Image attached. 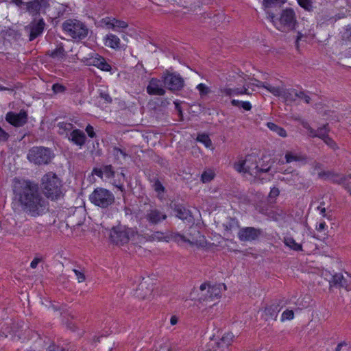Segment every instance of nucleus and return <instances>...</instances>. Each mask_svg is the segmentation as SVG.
<instances>
[{
    "label": "nucleus",
    "instance_id": "1",
    "mask_svg": "<svg viewBox=\"0 0 351 351\" xmlns=\"http://www.w3.org/2000/svg\"><path fill=\"white\" fill-rule=\"evenodd\" d=\"M14 199L28 215L36 217L48 209L47 202L39 193L38 185L29 180L15 178L12 182Z\"/></svg>",
    "mask_w": 351,
    "mask_h": 351
},
{
    "label": "nucleus",
    "instance_id": "2",
    "mask_svg": "<svg viewBox=\"0 0 351 351\" xmlns=\"http://www.w3.org/2000/svg\"><path fill=\"white\" fill-rule=\"evenodd\" d=\"M245 86L243 88H226L223 92L225 95L229 96H237L243 94H250L249 89L252 90H258L260 89L265 90L271 93L274 96H281L283 93L282 88L280 86H274L269 84H264L257 80L251 79L246 82Z\"/></svg>",
    "mask_w": 351,
    "mask_h": 351
},
{
    "label": "nucleus",
    "instance_id": "3",
    "mask_svg": "<svg viewBox=\"0 0 351 351\" xmlns=\"http://www.w3.org/2000/svg\"><path fill=\"white\" fill-rule=\"evenodd\" d=\"M110 235L112 241L118 245H123L128 242L136 245L141 243L143 240V238L132 229L127 228L123 226L113 228Z\"/></svg>",
    "mask_w": 351,
    "mask_h": 351
},
{
    "label": "nucleus",
    "instance_id": "4",
    "mask_svg": "<svg viewBox=\"0 0 351 351\" xmlns=\"http://www.w3.org/2000/svg\"><path fill=\"white\" fill-rule=\"evenodd\" d=\"M234 169L243 173H249L254 177H259L261 173L266 172L270 167H260L258 158L254 155L247 156L245 158H239L234 165Z\"/></svg>",
    "mask_w": 351,
    "mask_h": 351
},
{
    "label": "nucleus",
    "instance_id": "5",
    "mask_svg": "<svg viewBox=\"0 0 351 351\" xmlns=\"http://www.w3.org/2000/svg\"><path fill=\"white\" fill-rule=\"evenodd\" d=\"M41 189L45 196L52 200L60 198L62 195L61 182L53 173H48L43 177Z\"/></svg>",
    "mask_w": 351,
    "mask_h": 351
},
{
    "label": "nucleus",
    "instance_id": "6",
    "mask_svg": "<svg viewBox=\"0 0 351 351\" xmlns=\"http://www.w3.org/2000/svg\"><path fill=\"white\" fill-rule=\"evenodd\" d=\"M224 236L228 237L234 233H238L241 241H250L256 239L259 234L257 230L253 228H245L239 230L237 221L234 219H230L228 224H224Z\"/></svg>",
    "mask_w": 351,
    "mask_h": 351
},
{
    "label": "nucleus",
    "instance_id": "7",
    "mask_svg": "<svg viewBox=\"0 0 351 351\" xmlns=\"http://www.w3.org/2000/svg\"><path fill=\"white\" fill-rule=\"evenodd\" d=\"M269 17L274 26L280 31L293 29L296 25L295 15L291 9L284 10L278 18L273 14H269Z\"/></svg>",
    "mask_w": 351,
    "mask_h": 351
},
{
    "label": "nucleus",
    "instance_id": "8",
    "mask_svg": "<svg viewBox=\"0 0 351 351\" xmlns=\"http://www.w3.org/2000/svg\"><path fill=\"white\" fill-rule=\"evenodd\" d=\"M187 241L191 245L205 251H211L214 250L215 247L221 245V241H217L216 239L213 243L207 241L205 237L193 228L189 230V237Z\"/></svg>",
    "mask_w": 351,
    "mask_h": 351
},
{
    "label": "nucleus",
    "instance_id": "9",
    "mask_svg": "<svg viewBox=\"0 0 351 351\" xmlns=\"http://www.w3.org/2000/svg\"><path fill=\"white\" fill-rule=\"evenodd\" d=\"M89 200L95 206L106 208L114 200L113 194L104 188H97L89 195Z\"/></svg>",
    "mask_w": 351,
    "mask_h": 351
},
{
    "label": "nucleus",
    "instance_id": "10",
    "mask_svg": "<svg viewBox=\"0 0 351 351\" xmlns=\"http://www.w3.org/2000/svg\"><path fill=\"white\" fill-rule=\"evenodd\" d=\"M53 158L51 151L47 148L42 147H33L29 151L27 158L35 164H47Z\"/></svg>",
    "mask_w": 351,
    "mask_h": 351
},
{
    "label": "nucleus",
    "instance_id": "11",
    "mask_svg": "<svg viewBox=\"0 0 351 351\" xmlns=\"http://www.w3.org/2000/svg\"><path fill=\"white\" fill-rule=\"evenodd\" d=\"M64 30L74 38H83L86 36L88 29L80 21L68 20L63 24Z\"/></svg>",
    "mask_w": 351,
    "mask_h": 351
},
{
    "label": "nucleus",
    "instance_id": "12",
    "mask_svg": "<svg viewBox=\"0 0 351 351\" xmlns=\"http://www.w3.org/2000/svg\"><path fill=\"white\" fill-rule=\"evenodd\" d=\"M83 61L86 65L95 66L104 71H110L111 70V66L102 56L97 53H90L87 57L84 58Z\"/></svg>",
    "mask_w": 351,
    "mask_h": 351
},
{
    "label": "nucleus",
    "instance_id": "13",
    "mask_svg": "<svg viewBox=\"0 0 351 351\" xmlns=\"http://www.w3.org/2000/svg\"><path fill=\"white\" fill-rule=\"evenodd\" d=\"M163 80L166 86L172 90H179L184 86L183 79L179 74L167 73L163 77Z\"/></svg>",
    "mask_w": 351,
    "mask_h": 351
},
{
    "label": "nucleus",
    "instance_id": "14",
    "mask_svg": "<svg viewBox=\"0 0 351 351\" xmlns=\"http://www.w3.org/2000/svg\"><path fill=\"white\" fill-rule=\"evenodd\" d=\"M71 44L75 43L72 41L66 40L65 43H61L57 47L51 51L50 56L55 61H61L65 59V50L71 47ZM73 47V46H71Z\"/></svg>",
    "mask_w": 351,
    "mask_h": 351
},
{
    "label": "nucleus",
    "instance_id": "15",
    "mask_svg": "<svg viewBox=\"0 0 351 351\" xmlns=\"http://www.w3.org/2000/svg\"><path fill=\"white\" fill-rule=\"evenodd\" d=\"M6 120L14 126H21L26 122L27 114L23 111H21L19 113L8 112L6 115Z\"/></svg>",
    "mask_w": 351,
    "mask_h": 351
},
{
    "label": "nucleus",
    "instance_id": "16",
    "mask_svg": "<svg viewBox=\"0 0 351 351\" xmlns=\"http://www.w3.org/2000/svg\"><path fill=\"white\" fill-rule=\"evenodd\" d=\"M147 93L149 95H162L165 90L160 80L152 79L147 88Z\"/></svg>",
    "mask_w": 351,
    "mask_h": 351
},
{
    "label": "nucleus",
    "instance_id": "17",
    "mask_svg": "<svg viewBox=\"0 0 351 351\" xmlns=\"http://www.w3.org/2000/svg\"><path fill=\"white\" fill-rule=\"evenodd\" d=\"M103 42L105 46L113 49H119L121 48V40L120 38L111 33L106 34L103 38Z\"/></svg>",
    "mask_w": 351,
    "mask_h": 351
},
{
    "label": "nucleus",
    "instance_id": "18",
    "mask_svg": "<svg viewBox=\"0 0 351 351\" xmlns=\"http://www.w3.org/2000/svg\"><path fill=\"white\" fill-rule=\"evenodd\" d=\"M44 27L45 23L43 19L35 20L32 22L29 27L30 32V40H32L40 35L43 32Z\"/></svg>",
    "mask_w": 351,
    "mask_h": 351
},
{
    "label": "nucleus",
    "instance_id": "19",
    "mask_svg": "<svg viewBox=\"0 0 351 351\" xmlns=\"http://www.w3.org/2000/svg\"><path fill=\"white\" fill-rule=\"evenodd\" d=\"M69 139L74 144L81 147L85 143L86 136L82 131L73 130L71 132Z\"/></svg>",
    "mask_w": 351,
    "mask_h": 351
},
{
    "label": "nucleus",
    "instance_id": "20",
    "mask_svg": "<svg viewBox=\"0 0 351 351\" xmlns=\"http://www.w3.org/2000/svg\"><path fill=\"white\" fill-rule=\"evenodd\" d=\"M93 173L103 179H110L114 176V172L112 171L110 166H105L101 169H95Z\"/></svg>",
    "mask_w": 351,
    "mask_h": 351
},
{
    "label": "nucleus",
    "instance_id": "21",
    "mask_svg": "<svg viewBox=\"0 0 351 351\" xmlns=\"http://www.w3.org/2000/svg\"><path fill=\"white\" fill-rule=\"evenodd\" d=\"M176 215L179 219L183 221H187L188 222H191L193 219V216L191 215L189 210L186 209L182 206H178L175 210Z\"/></svg>",
    "mask_w": 351,
    "mask_h": 351
},
{
    "label": "nucleus",
    "instance_id": "22",
    "mask_svg": "<svg viewBox=\"0 0 351 351\" xmlns=\"http://www.w3.org/2000/svg\"><path fill=\"white\" fill-rule=\"evenodd\" d=\"M285 245L290 250L295 251L302 250V245L300 243L296 242L293 238L290 236H286L284 238Z\"/></svg>",
    "mask_w": 351,
    "mask_h": 351
},
{
    "label": "nucleus",
    "instance_id": "23",
    "mask_svg": "<svg viewBox=\"0 0 351 351\" xmlns=\"http://www.w3.org/2000/svg\"><path fill=\"white\" fill-rule=\"evenodd\" d=\"M166 218V216L157 210H152L148 215V219L152 223H158Z\"/></svg>",
    "mask_w": 351,
    "mask_h": 351
},
{
    "label": "nucleus",
    "instance_id": "24",
    "mask_svg": "<svg viewBox=\"0 0 351 351\" xmlns=\"http://www.w3.org/2000/svg\"><path fill=\"white\" fill-rule=\"evenodd\" d=\"M280 189L276 186L271 188L267 196V202L269 204H276L277 198L280 195Z\"/></svg>",
    "mask_w": 351,
    "mask_h": 351
},
{
    "label": "nucleus",
    "instance_id": "25",
    "mask_svg": "<svg viewBox=\"0 0 351 351\" xmlns=\"http://www.w3.org/2000/svg\"><path fill=\"white\" fill-rule=\"evenodd\" d=\"M303 158L300 153L297 152H289L285 154V159L287 163L300 161Z\"/></svg>",
    "mask_w": 351,
    "mask_h": 351
},
{
    "label": "nucleus",
    "instance_id": "26",
    "mask_svg": "<svg viewBox=\"0 0 351 351\" xmlns=\"http://www.w3.org/2000/svg\"><path fill=\"white\" fill-rule=\"evenodd\" d=\"M267 125L269 128L270 130L276 133L280 136L285 137L287 136L286 131L283 128L276 125L275 123L269 122V123H267Z\"/></svg>",
    "mask_w": 351,
    "mask_h": 351
},
{
    "label": "nucleus",
    "instance_id": "27",
    "mask_svg": "<svg viewBox=\"0 0 351 351\" xmlns=\"http://www.w3.org/2000/svg\"><path fill=\"white\" fill-rule=\"evenodd\" d=\"M215 173L214 170L206 169L202 173V176H201V180L204 183L209 182L215 178Z\"/></svg>",
    "mask_w": 351,
    "mask_h": 351
},
{
    "label": "nucleus",
    "instance_id": "28",
    "mask_svg": "<svg viewBox=\"0 0 351 351\" xmlns=\"http://www.w3.org/2000/svg\"><path fill=\"white\" fill-rule=\"evenodd\" d=\"M197 140L198 142L202 143L206 148L213 149L212 142L208 135L204 134H199L197 137Z\"/></svg>",
    "mask_w": 351,
    "mask_h": 351
},
{
    "label": "nucleus",
    "instance_id": "29",
    "mask_svg": "<svg viewBox=\"0 0 351 351\" xmlns=\"http://www.w3.org/2000/svg\"><path fill=\"white\" fill-rule=\"evenodd\" d=\"M200 289L202 291H204L208 289V291L210 293V297L213 295V293L215 294V296H218L219 294V289L215 286H210L209 284L204 283L200 286Z\"/></svg>",
    "mask_w": 351,
    "mask_h": 351
},
{
    "label": "nucleus",
    "instance_id": "30",
    "mask_svg": "<svg viewBox=\"0 0 351 351\" xmlns=\"http://www.w3.org/2000/svg\"><path fill=\"white\" fill-rule=\"evenodd\" d=\"M58 132L61 134H68V132L73 129V125L70 123L62 122L58 123Z\"/></svg>",
    "mask_w": 351,
    "mask_h": 351
},
{
    "label": "nucleus",
    "instance_id": "31",
    "mask_svg": "<svg viewBox=\"0 0 351 351\" xmlns=\"http://www.w3.org/2000/svg\"><path fill=\"white\" fill-rule=\"evenodd\" d=\"M112 29L114 31L119 32L121 29H125L128 27V23L123 21L117 20L114 18Z\"/></svg>",
    "mask_w": 351,
    "mask_h": 351
},
{
    "label": "nucleus",
    "instance_id": "32",
    "mask_svg": "<svg viewBox=\"0 0 351 351\" xmlns=\"http://www.w3.org/2000/svg\"><path fill=\"white\" fill-rule=\"evenodd\" d=\"M114 17H105L98 22V25L100 27H106L112 29Z\"/></svg>",
    "mask_w": 351,
    "mask_h": 351
},
{
    "label": "nucleus",
    "instance_id": "33",
    "mask_svg": "<svg viewBox=\"0 0 351 351\" xmlns=\"http://www.w3.org/2000/svg\"><path fill=\"white\" fill-rule=\"evenodd\" d=\"M343 280V277L342 274H332V276L330 278L331 283H329V285L330 287L341 285Z\"/></svg>",
    "mask_w": 351,
    "mask_h": 351
},
{
    "label": "nucleus",
    "instance_id": "34",
    "mask_svg": "<svg viewBox=\"0 0 351 351\" xmlns=\"http://www.w3.org/2000/svg\"><path fill=\"white\" fill-rule=\"evenodd\" d=\"M293 317H294L293 311L292 310L287 309L282 313L280 319L282 322H285V321H288V320H291L293 319Z\"/></svg>",
    "mask_w": 351,
    "mask_h": 351
},
{
    "label": "nucleus",
    "instance_id": "35",
    "mask_svg": "<svg viewBox=\"0 0 351 351\" xmlns=\"http://www.w3.org/2000/svg\"><path fill=\"white\" fill-rule=\"evenodd\" d=\"M234 335L232 332H226L221 339V344L228 345L233 339Z\"/></svg>",
    "mask_w": 351,
    "mask_h": 351
},
{
    "label": "nucleus",
    "instance_id": "36",
    "mask_svg": "<svg viewBox=\"0 0 351 351\" xmlns=\"http://www.w3.org/2000/svg\"><path fill=\"white\" fill-rule=\"evenodd\" d=\"M286 0H263V5L265 8H269L274 5L283 4Z\"/></svg>",
    "mask_w": 351,
    "mask_h": 351
},
{
    "label": "nucleus",
    "instance_id": "37",
    "mask_svg": "<svg viewBox=\"0 0 351 351\" xmlns=\"http://www.w3.org/2000/svg\"><path fill=\"white\" fill-rule=\"evenodd\" d=\"M197 89L198 90L201 96L206 95L209 93V88L204 84H199L197 86Z\"/></svg>",
    "mask_w": 351,
    "mask_h": 351
},
{
    "label": "nucleus",
    "instance_id": "38",
    "mask_svg": "<svg viewBox=\"0 0 351 351\" xmlns=\"http://www.w3.org/2000/svg\"><path fill=\"white\" fill-rule=\"evenodd\" d=\"M291 94H294L296 97H298L300 100L304 101L306 103H309L310 101V97L304 94V93L300 92L299 93H297L295 91H291Z\"/></svg>",
    "mask_w": 351,
    "mask_h": 351
},
{
    "label": "nucleus",
    "instance_id": "39",
    "mask_svg": "<svg viewBox=\"0 0 351 351\" xmlns=\"http://www.w3.org/2000/svg\"><path fill=\"white\" fill-rule=\"evenodd\" d=\"M320 138H323L324 143L332 149L337 147L336 143L328 136H324V134L320 136Z\"/></svg>",
    "mask_w": 351,
    "mask_h": 351
},
{
    "label": "nucleus",
    "instance_id": "40",
    "mask_svg": "<svg viewBox=\"0 0 351 351\" xmlns=\"http://www.w3.org/2000/svg\"><path fill=\"white\" fill-rule=\"evenodd\" d=\"M298 4L304 8L305 10H309L311 8V0H297Z\"/></svg>",
    "mask_w": 351,
    "mask_h": 351
},
{
    "label": "nucleus",
    "instance_id": "41",
    "mask_svg": "<svg viewBox=\"0 0 351 351\" xmlns=\"http://www.w3.org/2000/svg\"><path fill=\"white\" fill-rule=\"evenodd\" d=\"M343 184L351 195V177L345 178L343 180Z\"/></svg>",
    "mask_w": 351,
    "mask_h": 351
},
{
    "label": "nucleus",
    "instance_id": "42",
    "mask_svg": "<svg viewBox=\"0 0 351 351\" xmlns=\"http://www.w3.org/2000/svg\"><path fill=\"white\" fill-rule=\"evenodd\" d=\"M73 271H74L76 278L79 282H82L83 281H84L85 276L83 273H82L76 269H74Z\"/></svg>",
    "mask_w": 351,
    "mask_h": 351
},
{
    "label": "nucleus",
    "instance_id": "43",
    "mask_svg": "<svg viewBox=\"0 0 351 351\" xmlns=\"http://www.w3.org/2000/svg\"><path fill=\"white\" fill-rule=\"evenodd\" d=\"M154 190L158 193V195H160V194L163 192L164 191V188L163 186H162V184L158 182H156L154 185Z\"/></svg>",
    "mask_w": 351,
    "mask_h": 351
},
{
    "label": "nucleus",
    "instance_id": "44",
    "mask_svg": "<svg viewBox=\"0 0 351 351\" xmlns=\"http://www.w3.org/2000/svg\"><path fill=\"white\" fill-rule=\"evenodd\" d=\"M322 276L324 277V278L327 280L329 283H331V276L332 273L330 271L324 270L322 272Z\"/></svg>",
    "mask_w": 351,
    "mask_h": 351
},
{
    "label": "nucleus",
    "instance_id": "45",
    "mask_svg": "<svg viewBox=\"0 0 351 351\" xmlns=\"http://www.w3.org/2000/svg\"><path fill=\"white\" fill-rule=\"evenodd\" d=\"M52 88L53 92L56 93H61L64 90L63 86L58 84H53Z\"/></svg>",
    "mask_w": 351,
    "mask_h": 351
},
{
    "label": "nucleus",
    "instance_id": "46",
    "mask_svg": "<svg viewBox=\"0 0 351 351\" xmlns=\"http://www.w3.org/2000/svg\"><path fill=\"white\" fill-rule=\"evenodd\" d=\"M303 40L308 41L307 37L304 36V35L302 33H299L296 39L297 45H299L300 43Z\"/></svg>",
    "mask_w": 351,
    "mask_h": 351
},
{
    "label": "nucleus",
    "instance_id": "47",
    "mask_svg": "<svg viewBox=\"0 0 351 351\" xmlns=\"http://www.w3.org/2000/svg\"><path fill=\"white\" fill-rule=\"evenodd\" d=\"M86 131L90 137L93 138L95 136L94 129L91 125H87V127L86 128Z\"/></svg>",
    "mask_w": 351,
    "mask_h": 351
},
{
    "label": "nucleus",
    "instance_id": "48",
    "mask_svg": "<svg viewBox=\"0 0 351 351\" xmlns=\"http://www.w3.org/2000/svg\"><path fill=\"white\" fill-rule=\"evenodd\" d=\"M240 106L245 110H250L252 108V105L249 101H241Z\"/></svg>",
    "mask_w": 351,
    "mask_h": 351
},
{
    "label": "nucleus",
    "instance_id": "49",
    "mask_svg": "<svg viewBox=\"0 0 351 351\" xmlns=\"http://www.w3.org/2000/svg\"><path fill=\"white\" fill-rule=\"evenodd\" d=\"M40 258H35L34 260L31 262L30 266L32 268H36L38 265V264L40 263Z\"/></svg>",
    "mask_w": 351,
    "mask_h": 351
},
{
    "label": "nucleus",
    "instance_id": "50",
    "mask_svg": "<svg viewBox=\"0 0 351 351\" xmlns=\"http://www.w3.org/2000/svg\"><path fill=\"white\" fill-rule=\"evenodd\" d=\"M8 134L0 128V141H4L7 138Z\"/></svg>",
    "mask_w": 351,
    "mask_h": 351
},
{
    "label": "nucleus",
    "instance_id": "51",
    "mask_svg": "<svg viewBox=\"0 0 351 351\" xmlns=\"http://www.w3.org/2000/svg\"><path fill=\"white\" fill-rule=\"evenodd\" d=\"M178 322V319L176 316L173 315V316H171V318H170V323L171 325H176Z\"/></svg>",
    "mask_w": 351,
    "mask_h": 351
},
{
    "label": "nucleus",
    "instance_id": "52",
    "mask_svg": "<svg viewBox=\"0 0 351 351\" xmlns=\"http://www.w3.org/2000/svg\"><path fill=\"white\" fill-rule=\"evenodd\" d=\"M326 224L325 222H321L319 223L318 226H317V229L319 230H324L326 228Z\"/></svg>",
    "mask_w": 351,
    "mask_h": 351
},
{
    "label": "nucleus",
    "instance_id": "53",
    "mask_svg": "<svg viewBox=\"0 0 351 351\" xmlns=\"http://www.w3.org/2000/svg\"><path fill=\"white\" fill-rule=\"evenodd\" d=\"M155 238L159 241H161L164 239V235L162 233L157 232L155 235Z\"/></svg>",
    "mask_w": 351,
    "mask_h": 351
},
{
    "label": "nucleus",
    "instance_id": "54",
    "mask_svg": "<svg viewBox=\"0 0 351 351\" xmlns=\"http://www.w3.org/2000/svg\"><path fill=\"white\" fill-rule=\"evenodd\" d=\"M283 215H284V213H283L282 210H280V213L278 214V216H271V218H272L274 220L277 221V220H278V219L280 218V217L282 216Z\"/></svg>",
    "mask_w": 351,
    "mask_h": 351
},
{
    "label": "nucleus",
    "instance_id": "55",
    "mask_svg": "<svg viewBox=\"0 0 351 351\" xmlns=\"http://www.w3.org/2000/svg\"><path fill=\"white\" fill-rule=\"evenodd\" d=\"M317 209H318V210H319V213L321 215H322L323 216H324V213L326 211L325 208L318 207Z\"/></svg>",
    "mask_w": 351,
    "mask_h": 351
},
{
    "label": "nucleus",
    "instance_id": "56",
    "mask_svg": "<svg viewBox=\"0 0 351 351\" xmlns=\"http://www.w3.org/2000/svg\"><path fill=\"white\" fill-rule=\"evenodd\" d=\"M241 101H239L238 100H235V99H233L232 101V104L234 105V106H238L239 104L241 105Z\"/></svg>",
    "mask_w": 351,
    "mask_h": 351
},
{
    "label": "nucleus",
    "instance_id": "57",
    "mask_svg": "<svg viewBox=\"0 0 351 351\" xmlns=\"http://www.w3.org/2000/svg\"><path fill=\"white\" fill-rule=\"evenodd\" d=\"M12 1L17 5L21 3V0H12Z\"/></svg>",
    "mask_w": 351,
    "mask_h": 351
},
{
    "label": "nucleus",
    "instance_id": "58",
    "mask_svg": "<svg viewBox=\"0 0 351 351\" xmlns=\"http://www.w3.org/2000/svg\"><path fill=\"white\" fill-rule=\"evenodd\" d=\"M118 176L119 178V182H121V180H124V178H125V176L123 175V173H122L121 174H119Z\"/></svg>",
    "mask_w": 351,
    "mask_h": 351
},
{
    "label": "nucleus",
    "instance_id": "59",
    "mask_svg": "<svg viewBox=\"0 0 351 351\" xmlns=\"http://www.w3.org/2000/svg\"><path fill=\"white\" fill-rule=\"evenodd\" d=\"M139 286H140V287H141V289H143V288L145 286V283H143V282H142V283H141V284H140V285H139Z\"/></svg>",
    "mask_w": 351,
    "mask_h": 351
},
{
    "label": "nucleus",
    "instance_id": "60",
    "mask_svg": "<svg viewBox=\"0 0 351 351\" xmlns=\"http://www.w3.org/2000/svg\"><path fill=\"white\" fill-rule=\"evenodd\" d=\"M115 185H116L119 189H120L121 190H122V185H121V184H115Z\"/></svg>",
    "mask_w": 351,
    "mask_h": 351
},
{
    "label": "nucleus",
    "instance_id": "61",
    "mask_svg": "<svg viewBox=\"0 0 351 351\" xmlns=\"http://www.w3.org/2000/svg\"><path fill=\"white\" fill-rule=\"evenodd\" d=\"M189 234H188V236H187V237H186H186H184V239H185V241H187V242H189V241H187V239L189 238Z\"/></svg>",
    "mask_w": 351,
    "mask_h": 351
},
{
    "label": "nucleus",
    "instance_id": "62",
    "mask_svg": "<svg viewBox=\"0 0 351 351\" xmlns=\"http://www.w3.org/2000/svg\"><path fill=\"white\" fill-rule=\"evenodd\" d=\"M54 7L56 8L57 6H58L59 5L58 3H53Z\"/></svg>",
    "mask_w": 351,
    "mask_h": 351
},
{
    "label": "nucleus",
    "instance_id": "63",
    "mask_svg": "<svg viewBox=\"0 0 351 351\" xmlns=\"http://www.w3.org/2000/svg\"><path fill=\"white\" fill-rule=\"evenodd\" d=\"M137 295H138V296H141V297H143V298L145 297V295H140V294H137Z\"/></svg>",
    "mask_w": 351,
    "mask_h": 351
},
{
    "label": "nucleus",
    "instance_id": "64",
    "mask_svg": "<svg viewBox=\"0 0 351 351\" xmlns=\"http://www.w3.org/2000/svg\"><path fill=\"white\" fill-rule=\"evenodd\" d=\"M200 223L199 221H197L196 225L199 226Z\"/></svg>",
    "mask_w": 351,
    "mask_h": 351
}]
</instances>
